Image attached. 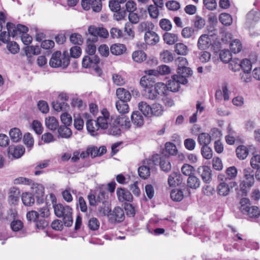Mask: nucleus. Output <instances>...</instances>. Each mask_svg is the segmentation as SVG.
Returning a JSON list of instances; mask_svg holds the SVG:
<instances>
[{"mask_svg": "<svg viewBox=\"0 0 260 260\" xmlns=\"http://www.w3.org/2000/svg\"><path fill=\"white\" fill-rule=\"evenodd\" d=\"M159 25L161 28L165 31L171 29L172 25L171 22L167 19H162L160 20Z\"/></svg>", "mask_w": 260, "mask_h": 260, "instance_id": "obj_63", "label": "nucleus"}, {"mask_svg": "<svg viewBox=\"0 0 260 260\" xmlns=\"http://www.w3.org/2000/svg\"><path fill=\"white\" fill-rule=\"evenodd\" d=\"M70 40L72 43L77 45H81L83 42L82 36L78 33L71 34Z\"/></svg>", "mask_w": 260, "mask_h": 260, "instance_id": "obj_60", "label": "nucleus"}, {"mask_svg": "<svg viewBox=\"0 0 260 260\" xmlns=\"http://www.w3.org/2000/svg\"><path fill=\"white\" fill-rule=\"evenodd\" d=\"M146 57V53L142 50L135 51L132 54L133 60L138 63H141L145 60Z\"/></svg>", "mask_w": 260, "mask_h": 260, "instance_id": "obj_37", "label": "nucleus"}, {"mask_svg": "<svg viewBox=\"0 0 260 260\" xmlns=\"http://www.w3.org/2000/svg\"><path fill=\"white\" fill-rule=\"evenodd\" d=\"M70 63L69 56L64 52L63 54L60 51H56L52 54L49 60V65L52 68H66Z\"/></svg>", "mask_w": 260, "mask_h": 260, "instance_id": "obj_3", "label": "nucleus"}, {"mask_svg": "<svg viewBox=\"0 0 260 260\" xmlns=\"http://www.w3.org/2000/svg\"><path fill=\"white\" fill-rule=\"evenodd\" d=\"M242 45L240 40L238 39L233 40L230 43V49L232 52L237 53L241 51Z\"/></svg>", "mask_w": 260, "mask_h": 260, "instance_id": "obj_47", "label": "nucleus"}, {"mask_svg": "<svg viewBox=\"0 0 260 260\" xmlns=\"http://www.w3.org/2000/svg\"><path fill=\"white\" fill-rule=\"evenodd\" d=\"M244 177L245 180L240 184L241 188L243 190L250 188L254 183L253 175L247 174Z\"/></svg>", "mask_w": 260, "mask_h": 260, "instance_id": "obj_28", "label": "nucleus"}, {"mask_svg": "<svg viewBox=\"0 0 260 260\" xmlns=\"http://www.w3.org/2000/svg\"><path fill=\"white\" fill-rule=\"evenodd\" d=\"M114 121L117 125L126 128H128L131 126V122L128 118L124 116H117L114 119Z\"/></svg>", "mask_w": 260, "mask_h": 260, "instance_id": "obj_33", "label": "nucleus"}, {"mask_svg": "<svg viewBox=\"0 0 260 260\" xmlns=\"http://www.w3.org/2000/svg\"><path fill=\"white\" fill-rule=\"evenodd\" d=\"M55 214L59 218H62L65 226L70 227L73 224L72 209L68 205L61 204H56L54 206Z\"/></svg>", "mask_w": 260, "mask_h": 260, "instance_id": "obj_1", "label": "nucleus"}, {"mask_svg": "<svg viewBox=\"0 0 260 260\" xmlns=\"http://www.w3.org/2000/svg\"><path fill=\"white\" fill-rule=\"evenodd\" d=\"M116 193L118 199L120 202H131L133 200V196L131 193L124 188H118Z\"/></svg>", "mask_w": 260, "mask_h": 260, "instance_id": "obj_19", "label": "nucleus"}, {"mask_svg": "<svg viewBox=\"0 0 260 260\" xmlns=\"http://www.w3.org/2000/svg\"><path fill=\"white\" fill-rule=\"evenodd\" d=\"M260 20V10H252L247 15V23L251 24Z\"/></svg>", "mask_w": 260, "mask_h": 260, "instance_id": "obj_30", "label": "nucleus"}, {"mask_svg": "<svg viewBox=\"0 0 260 260\" xmlns=\"http://www.w3.org/2000/svg\"><path fill=\"white\" fill-rule=\"evenodd\" d=\"M81 6L84 10L88 11L91 8L95 12H100L102 8L99 0H81Z\"/></svg>", "mask_w": 260, "mask_h": 260, "instance_id": "obj_9", "label": "nucleus"}, {"mask_svg": "<svg viewBox=\"0 0 260 260\" xmlns=\"http://www.w3.org/2000/svg\"><path fill=\"white\" fill-rule=\"evenodd\" d=\"M7 28L8 30V33L6 31H3L0 34V40L4 43H6L9 40L10 36L14 37L16 36V32H15V29H14V24L8 22L7 24Z\"/></svg>", "mask_w": 260, "mask_h": 260, "instance_id": "obj_15", "label": "nucleus"}, {"mask_svg": "<svg viewBox=\"0 0 260 260\" xmlns=\"http://www.w3.org/2000/svg\"><path fill=\"white\" fill-rule=\"evenodd\" d=\"M115 106L119 113L124 114L129 111V106L126 102L118 101L116 102Z\"/></svg>", "mask_w": 260, "mask_h": 260, "instance_id": "obj_43", "label": "nucleus"}, {"mask_svg": "<svg viewBox=\"0 0 260 260\" xmlns=\"http://www.w3.org/2000/svg\"><path fill=\"white\" fill-rule=\"evenodd\" d=\"M9 135L11 140L15 142H18L22 138V133L20 130L16 127L11 129Z\"/></svg>", "mask_w": 260, "mask_h": 260, "instance_id": "obj_44", "label": "nucleus"}, {"mask_svg": "<svg viewBox=\"0 0 260 260\" xmlns=\"http://www.w3.org/2000/svg\"><path fill=\"white\" fill-rule=\"evenodd\" d=\"M100 62V58L97 56H86L82 59V66L87 68L98 64Z\"/></svg>", "mask_w": 260, "mask_h": 260, "instance_id": "obj_25", "label": "nucleus"}, {"mask_svg": "<svg viewBox=\"0 0 260 260\" xmlns=\"http://www.w3.org/2000/svg\"><path fill=\"white\" fill-rule=\"evenodd\" d=\"M143 165L138 169L139 176L143 179H147L150 176V170L155 165L154 161L152 159H145Z\"/></svg>", "mask_w": 260, "mask_h": 260, "instance_id": "obj_7", "label": "nucleus"}, {"mask_svg": "<svg viewBox=\"0 0 260 260\" xmlns=\"http://www.w3.org/2000/svg\"><path fill=\"white\" fill-rule=\"evenodd\" d=\"M182 178L180 174L177 172L172 173L168 178V183L171 186H175L180 184Z\"/></svg>", "mask_w": 260, "mask_h": 260, "instance_id": "obj_26", "label": "nucleus"}, {"mask_svg": "<svg viewBox=\"0 0 260 260\" xmlns=\"http://www.w3.org/2000/svg\"><path fill=\"white\" fill-rule=\"evenodd\" d=\"M237 175V170L235 167L228 168L226 170V175L224 177L228 180L229 182H235L233 180L236 177Z\"/></svg>", "mask_w": 260, "mask_h": 260, "instance_id": "obj_41", "label": "nucleus"}, {"mask_svg": "<svg viewBox=\"0 0 260 260\" xmlns=\"http://www.w3.org/2000/svg\"><path fill=\"white\" fill-rule=\"evenodd\" d=\"M215 99L218 102L229 100V92L226 85L222 86L221 89H218L215 93Z\"/></svg>", "mask_w": 260, "mask_h": 260, "instance_id": "obj_21", "label": "nucleus"}, {"mask_svg": "<svg viewBox=\"0 0 260 260\" xmlns=\"http://www.w3.org/2000/svg\"><path fill=\"white\" fill-rule=\"evenodd\" d=\"M179 80L177 75H173L171 78L168 81L167 83L165 84V94H166L168 90L173 92L178 91L180 88V84H181Z\"/></svg>", "mask_w": 260, "mask_h": 260, "instance_id": "obj_14", "label": "nucleus"}, {"mask_svg": "<svg viewBox=\"0 0 260 260\" xmlns=\"http://www.w3.org/2000/svg\"><path fill=\"white\" fill-rule=\"evenodd\" d=\"M14 183L16 185L21 184L29 185H32L31 188L35 193L38 196H42L44 193L43 187L42 185L34 183L31 180L27 178L20 177L16 178L14 180Z\"/></svg>", "mask_w": 260, "mask_h": 260, "instance_id": "obj_6", "label": "nucleus"}, {"mask_svg": "<svg viewBox=\"0 0 260 260\" xmlns=\"http://www.w3.org/2000/svg\"><path fill=\"white\" fill-rule=\"evenodd\" d=\"M198 141L200 145H202V146L205 145L207 146L211 143V138L208 133H202L199 135Z\"/></svg>", "mask_w": 260, "mask_h": 260, "instance_id": "obj_34", "label": "nucleus"}, {"mask_svg": "<svg viewBox=\"0 0 260 260\" xmlns=\"http://www.w3.org/2000/svg\"><path fill=\"white\" fill-rule=\"evenodd\" d=\"M212 36L203 34L198 39L197 42L198 48L200 50L208 49L212 44Z\"/></svg>", "mask_w": 260, "mask_h": 260, "instance_id": "obj_12", "label": "nucleus"}, {"mask_svg": "<svg viewBox=\"0 0 260 260\" xmlns=\"http://www.w3.org/2000/svg\"><path fill=\"white\" fill-rule=\"evenodd\" d=\"M165 43L169 45H173L178 41L177 35L170 32H166L163 36Z\"/></svg>", "mask_w": 260, "mask_h": 260, "instance_id": "obj_39", "label": "nucleus"}, {"mask_svg": "<svg viewBox=\"0 0 260 260\" xmlns=\"http://www.w3.org/2000/svg\"><path fill=\"white\" fill-rule=\"evenodd\" d=\"M46 126L51 131H55L58 127V122L55 117L49 116L45 118Z\"/></svg>", "mask_w": 260, "mask_h": 260, "instance_id": "obj_27", "label": "nucleus"}, {"mask_svg": "<svg viewBox=\"0 0 260 260\" xmlns=\"http://www.w3.org/2000/svg\"><path fill=\"white\" fill-rule=\"evenodd\" d=\"M98 125L102 129H106L108 128L109 124L112 121L110 117V114L106 109H104L102 111L101 115L99 116L96 119Z\"/></svg>", "mask_w": 260, "mask_h": 260, "instance_id": "obj_8", "label": "nucleus"}, {"mask_svg": "<svg viewBox=\"0 0 260 260\" xmlns=\"http://www.w3.org/2000/svg\"><path fill=\"white\" fill-rule=\"evenodd\" d=\"M83 116L86 120V125L87 131L91 135H94L96 131L99 129L96 121L92 119L91 115L88 113H84Z\"/></svg>", "mask_w": 260, "mask_h": 260, "instance_id": "obj_13", "label": "nucleus"}, {"mask_svg": "<svg viewBox=\"0 0 260 260\" xmlns=\"http://www.w3.org/2000/svg\"><path fill=\"white\" fill-rule=\"evenodd\" d=\"M241 61L238 58H234L230 60L229 68L234 72L239 70L241 68Z\"/></svg>", "mask_w": 260, "mask_h": 260, "instance_id": "obj_54", "label": "nucleus"}, {"mask_svg": "<svg viewBox=\"0 0 260 260\" xmlns=\"http://www.w3.org/2000/svg\"><path fill=\"white\" fill-rule=\"evenodd\" d=\"M149 16L152 18H157L159 15L158 8L153 5H150L147 8Z\"/></svg>", "mask_w": 260, "mask_h": 260, "instance_id": "obj_59", "label": "nucleus"}, {"mask_svg": "<svg viewBox=\"0 0 260 260\" xmlns=\"http://www.w3.org/2000/svg\"><path fill=\"white\" fill-rule=\"evenodd\" d=\"M88 31L89 34L94 37H100L103 38H107L109 36L108 31L104 27H97L91 25L88 27Z\"/></svg>", "mask_w": 260, "mask_h": 260, "instance_id": "obj_16", "label": "nucleus"}, {"mask_svg": "<svg viewBox=\"0 0 260 260\" xmlns=\"http://www.w3.org/2000/svg\"><path fill=\"white\" fill-rule=\"evenodd\" d=\"M201 181L199 178L192 175L188 177L187 180V185L190 188L197 189L200 186Z\"/></svg>", "mask_w": 260, "mask_h": 260, "instance_id": "obj_31", "label": "nucleus"}, {"mask_svg": "<svg viewBox=\"0 0 260 260\" xmlns=\"http://www.w3.org/2000/svg\"><path fill=\"white\" fill-rule=\"evenodd\" d=\"M25 148L23 146H10L8 148V153L16 158H20L24 153Z\"/></svg>", "mask_w": 260, "mask_h": 260, "instance_id": "obj_20", "label": "nucleus"}, {"mask_svg": "<svg viewBox=\"0 0 260 260\" xmlns=\"http://www.w3.org/2000/svg\"><path fill=\"white\" fill-rule=\"evenodd\" d=\"M170 196L173 201L176 202H179L183 198V192L178 189L173 190L171 192Z\"/></svg>", "mask_w": 260, "mask_h": 260, "instance_id": "obj_56", "label": "nucleus"}, {"mask_svg": "<svg viewBox=\"0 0 260 260\" xmlns=\"http://www.w3.org/2000/svg\"><path fill=\"white\" fill-rule=\"evenodd\" d=\"M160 167L162 170L168 172L171 169V162L168 157L162 156L160 159Z\"/></svg>", "mask_w": 260, "mask_h": 260, "instance_id": "obj_48", "label": "nucleus"}, {"mask_svg": "<svg viewBox=\"0 0 260 260\" xmlns=\"http://www.w3.org/2000/svg\"><path fill=\"white\" fill-rule=\"evenodd\" d=\"M165 84L158 82L150 89H144L143 96L146 99L155 100L159 98L160 95L165 94Z\"/></svg>", "mask_w": 260, "mask_h": 260, "instance_id": "obj_4", "label": "nucleus"}, {"mask_svg": "<svg viewBox=\"0 0 260 260\" xmlns=\"http://www.w3.org/2000/svg\"><path fill=\"white\" fill-rule=\"evenodd\" d=\"M140 83L144 89H150L155 84L151 78L147 76L142 77L140 79Z\"/></svg>", "mask_w": 260, "mask_h": 260, "instance_id": "obj_40", "label": "nucleus"}, {"mask_svg": "<svg viewBox=\"0 0 260 260\" xmlns=\"http://www.w3.org/2000/svg\"><path fill=\"white\" fill-rule=\"evenodd\" d=\"M139 109L146 116L151 117V106L145 102H141L138 104Z\"/></svg>", "mask_w": 260, "mask_h": 260, "instance_id": "obj_46", "label": "nucleus"}, {"mask_svg": "<svg viewBox=\"0 0 260 260\" xmlns=\"http://www.w3.org/2000/svg\"><path fill=\"white\" fill-rule=\"evenodd\" d=\"M192 74V71L189 68H183L178 69L177 74L178 78H179V81L182 84H185L187 83V78L191 76Z\"/></svg>", "mask_w": 260, "mask_h": 260, "instance_id": "obj_17", "label": "nucleus"}, {"mask_svg": "<svg viewBox=\"0 0 260 260\" xmlns=\"http://www.w3.org/2000/svg\"><path fill=\"white\" fill-rule=\"evenodd\" d=\"M40 53V48L37 46H30L25 49L26 55L30 57L32 55H37Z\"/></svg>", "mask_w": 260, "mask_h": 260, "instance_id": "obj_57", "label": "nucleus"}, {"mask_svg": "<svg viewBox=\"0 0 260 260\" xmlns=\"http://www.w3.org/2000/svg\"><path fill=\"white\" fill-rule=\"evenodd\" d=\"M175 51L179 55H186L189 52L188 47L182 43H177L175 45Z\"/></svg>", "mask_w": 260, "mask_h": 260, "instance_id": "obj_45", "label": "nucleus"}, {"mask_svg": "<svg viewBox=\"0 0 260 260\" xmlns=\"http://www.w3.org/2000/svg\"><path fill=\"white\" fill-rule=\"evenodd\" d=\"M144 39L145 43L149 45H155L160 40L159 36L153 30L145 32Z\"/></svg>", "mask_w": 260, "mask_h": 260, "instance_id": "obj_18", "label": "nucleus"}, {"mask_svg": "<svg viewBox=\"0 0 260 260\" xmlns=\"http://www.w3.org/2000/svg\"><path fill=\"white\" fill-rule=\"evenodd\" d=\"M126 51V48L123 44H114L110 47V51L112 54L115 55H120L124 53Z\"/></svg>", "mask_w": 260, "mask_h": 260, "instance_id": "obj_29", "label": "nucleus"}, {"mask_svg": "<svg viewBox=\"0 0 260 260\" xmlns=\"http://www.w3.org/2000/svg\"><path fill=\"white\" fill-rule=\"evenodd\" d=\"M219 57L221 60L224 63L229 62L232 59V56L229 50L226 49H223L220 51Z\"/></svg>", "mask_w": 260, "mask_h": 260, "instance_id": "obj_55", "label": "nucleus"}, {"mask_svg": "<svg viewBox=\"0 0 260 260\" xmlns=\"http://www.w3.org/2000/svg\"><path fill=\"white\" fill-rule=\"evenodd\" d=\"M211 57V53L206 50L200 52L199 54V59L203 63L208 62L210 60Z\"/></svg>", "mask_w": 260, "mask_h": 260, "instance_id": "obj_58", "label": "nucleus"}, {"mask_svg": "<svg viewBox=\"0 0 260 260\" xmlns=\"http://www.w3.org/2000/svg\"><path fill=\"white\" fill-rule=\"evenodd\" d=\"M160 57L164 62H170L173 60L174 57L172 52L169 50H163L160 53Z\"/></svg>", "mask_w": 260, "mask_h": 260, "instance_id": "obj_49", "label": "nucleus"}, {"mask_svg": "<svg viewBox=\"0 0 260 260\" xmlns=\"http://www.w3.org/2000/svg\"><path fill=\"white\" fill-rule=\"evenodd\" d=\"M107 193L104 191H100L97 197H95L92 193H89L87 196V199L90 206H95L99 203H107L106 199Z\"/></svg>", "mask_w": 260, "mask_h": 260, "instance_id": "obj_10", "label": "nucleus"}, {"mask_svg": "<svg viewBox=\"0 0 260 260\" xmlns=\"http://www.w3.org/2000/svg\"><path fill=\"white\" fill-rule=\"evenodd\" d=\"M110 213L108 203L102 204L98 208V214L101 216H105Z\"/></svg>", "mask_w": 260, "mask_h": 260, "instance_id": "obj_61", "label": "nucleus"}, {"mask_svg": "<svg viewBox=\"0 0 260 260\" xmlns=\"http://www.w3.org/2000/svg\"><path fill=\"white\" fill-rule=\"evenodd\" d=\"M164 111V107L161 104L154 103L151 106V117L160 116L162 115Z\"/></svg>", "mask_w": 260, "mask_h": 260, "instance_id": "obj_32", "label": "nucleus"}, {"mask_svg": "<svg viewBox=\"0 0 260 260\" xmlns=\"http://www.w3.org/2000/svg\"><path fill=\"white\" fill-rule=\"evenodd\" d=\"M154 27V24L150 21L141 22L138 26V30L140 32H147L152 31Z\"/></svg>", "mask_w": 260, "mask_h": 260, "instance_id": "obj_42", "label": "nucleus"}, {"mask_svg": "<svg viewBox=\"0 0 260 260\" xmlns=\"http://www.w3.org/2000/svg\"><path fill=\"white\" fill-rule=\"evenodd\" d=\"M250 164L253 169L260 168V154L254 155L250 159Z\"/></svg>", "mask_w": 260, "mask_h": 260, "instance_id": "obj_64", "label": "nucleus"}, {"mask_svg": "<svg viewBox=\"0 0 260 260\" xmlns=\"http://www.w3.org/2000/svg\"><path fill=\"white\" fill-rule=\"evenodd\" d=\"M218 185L216 191L219 196L225 197L228 196L232 189L237 185L236 182H229L224 177V175L219 174L217 177Z\"/></svg>", "mask_w": 260, "mask_h": 260, "instance_id": "obj_2", "label": "nucleus"}, {"mask_svg": "<svg viewBox=\"0 0 260 260\" xmlns=\"http://www.w3.org/2000/svg\"><path fill=\"white\" fill-rule=\"evenodd\" d=\"M131 119L133 123L138 126L142 125L144 123L143 117L138 111L133 113L131 115Z\"/></svg>", "mask_w": 260, "mask_h": 260, "instance_id": "obj_36", "label": "nucleus"}, {"mask_svg": "<svg viewBox=\"0 0 260 260\" xmlns=\"http://www.w3.org/2000/svg\"><path fill=\"white\" fill-rule=\"evenodd\" d=\"M219 21L224 25H230L233 22L232 16L228 13H221L219 16Z\"/></svg>", "mask_w": 260, "mask_h": 260, "instance_id": "obj_51", "label": "nucleus"}, {"mask_svg": "<svg viewBox=\"0 0 260 260\" xmlns=\"http://www.w3.org/2000/svg\"><path fill=\"white\" fill-rule=\"evenodd\" d=\"M59 135L64 138H68L72 135V132L70 128L66 126H60L58 129Z\"/></svg>", "mask_w": 260, "mask_h": 260, "instance_id": "obj_50", "label": "nucleus"}, {"mask_svg": "<svg viewBox=\"0 0 260 260\" xmlns=\"http://www.w3.org/2000/svg\"><path fill=\"white\" fill-rule=\"evenodd\" d=\"M116 96L119 101L127 103L131 99L130 92L124 88H118L116 92Z\"/></svg>", "mask_w": 260, "mask_h": 260, "instance_id": "obj_24", "label": "nucleus"}, {"mask_svg": "<svg viewBox=\"0 0 260 260\" xmlns=\"http://www.w3.org/2000/svg\"><path fill=\"white\" fill-rule=\"evenodd\" d=\"M194 170L193 167L188 164H184L181 168V172L182 174L185 176H191Z\"/></svg>", "mask_w": 260, "mask_h": 260, "instance_id": "obj_62", "label": "nucleus"}, {"mask_svg": "<svg viewBox=\"0 0 260 260\" xmlns=\"http://www.w3.org/2000/svg\"><path fill=\"white\" fill-rule=\"evenodd\" d=\"M20 191L16 187H12L10 189L8 196V202L11 205H16L19 200Z\"/></svg>", "mask_w": 260, "mask_h": 260, "instance_id": "obj_23", "label": "nucleus"}, {"mask_svg": "<svg viewBox=\"0 0 260 260\" xmlns=\"http://www.w3.org/2000/svg\"><path fill=\"white\" fill-rule=\"evenodd\" d=\"M108 133L110 135L118 136L121 134V129L119 125H117L114 120L112 123L110 124V127L108 128Z\"/></svg>", "mask_w": 260, "mask_h": 260, "instance_id": "obj_52", "label": "nucleus"}, {"mask_svg": "<svg viewBox=\"0 0 260 260\" xmlns=\"http://www.w3.org/2000/svg\"><path fill=\"white\" fill-rule=\"evenodd\" d=\"M241 212L251 218L258 217L260 215V211L255 206L251 205L249 199L242 198L240 202Z\"/></svg>", "mask_w": 260, "mask_h": 260, "instance_id": "obj_5", "label": "nucleus"}, {"mask_svg": "<svg viewBox=\"0 0 260 260\" xmlns=\"http://www.w3.org/2000/svg\"><path fill=\"white\" fill-rule=\"evenodd\" d=\"M108 217L111 222H121L125 217L124 211L119 207H115L113 210L110 211Z\"/></svg>", "mask_w": 260, "mask_h": 260, "instance_id": "obj_11", "label": "nucleus"}, {"mask_svg": "<svg viewBox=\"0 0 260 260\" xmlns=\"http://www.w3.org/2000/svg\"><path fill=\"white\" fill-rule=\"evenodd\" d=\"M198 171L204 182L209 183L211 181V171L209 167L205 166H201L198 168Z\"/></svg>", "mask_w": 260, "mask_h": 260, "instance_id": "obj_22", "label": "nucleus"}, {"mask_svg": "<svg viewBox=\"0 0 260 260\" xmlns=\"http://www.w3.org/2000/svg\"><path fill=\"white\" fill-rule=\"evenodd\" d=\"M236 152L237 157L240 159L243 160L248 156L249 151L246 146L240 145L237 148Z\"/></svg>", "mask_w": 260, "mask_h": 260, "instance_id": "obj_38", "label": "nucleus"}, {"mask_svg": "<svg viewBox=\"0 0 260 260\" xmlns=\"http://www.w3.org/2000/svg\"><path fill=\"white\" fill-rule=\"evenodd\" d=\"M201 154L205 159H210L213 156V151L208 145H205L201 148Z\"/></svg>", "mask_w": 260, "mask_h": 260, "instance_id": "obj_53", "label": "nucleus"}, {"mask_svg": "<svg viewBox=\"0 0 260 260\" xmlns=\"http://www.w3.org/2000/svg\"><path fill=\"white\" fill-rule=\"evenodd\" d=\"M21 199L23 204L26 206H31L35 203V198L33 195L29 192L23 193Z\"/></svg>", "mask_w": 260, "mask_h": 260, "instance_id": "obj_35", "label": "nucleus"}]
</instances>
